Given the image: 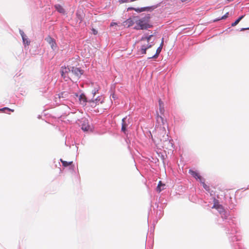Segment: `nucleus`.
Returning <instances> with one entry per match:
<instances>
[{
	"label": "nucleus",
	"mask_w": 249,
	"mask_h": 249,
	"mask_svg": "<svg viewBox=\"0 0 249 249\" xmlns=\"http://www.w3.org/2000/svg\"><path fill=\"white\" fill-rule=\"evenodd\" d=\"M153 140L157 146L162 148H167V145L171 144L164 126L157 127Z\"/></svg>",
	"instance_id": "f257e3e1"
},
{
	"label": "nucleus",
	"mask_w": 249,
	"mask_h": 249,
	"mask_svg": "<svg viewBox=\"0 0 249 249\" xmlns=\"http://www.w3.org/2000/svg\"><path fill=\"white\" fill-rule=\"evenodd\" d=\"M153 35L142 36L140 40L141 43V52L142 54H145L146 50L151 48L153 44L149 42Z\"/></svg>",
	"instance_id": "f03ea898"
},
{
	"label": "nucleus",
	"mask_w": 249,
	"mask_h": 249,
	"mask_svg": "<svg viewBox=\"0 0 249 249\" xmlns=\"http://www.w3.org/2000/svg\"><path fill=\"white\" fill-rule=\"evenodd\" d=\"M137 26L134 28L137 30H143L150 28L151 26L145 22L143 20L140 19L136 22Z\"/></svg>",
	"instance_id": "7ed1b4c3"
},
{
	"label": "nucleus",
	"mask_w": 249,
	"mask_h": 249,
	"mask_svg": "<svg viewBox=\"0 0 249 249\" xmlns=\"http://www.w3.org/2000/svg\"><path fill=\"white\" fill-rule=\"evenodd\" d=\"M131 124V118H127V117L124 118L122 121L121 131L125 133L127 127Z\"/></svg>",
	"instance_id": "20e7f679"
},
{
	"label": "nucleus",
	"mask_w": 249,
	"mask_h": 249,
	"mask_svg": "<svg viewBox=\"0 0 249 249\" xmlns=\"http://www.w3.org/2000/svg\"><path fill=\"white\" fill-rule=\"evenodd\" d=\"M83 74V71L76 67H72L71 69V75L73 78H79Z\"/></svg>",
	"instance_id": "39448f33"
},
{
	"label": "nucleus",
	"mask_w": 249,
	"mask_h": 249,
	"mask_svg": "<svg viewBox=\"0 0 249 249\" xmlns=\"http://www.w3.org/2000/svg\"><path fill=\"white\" fill-rule=\"evenodd\" d=\"M61 75L64 78L68 77L71 79L72 77V75H71V70L67 67H62Z\"/></svg>",
	"instance_id": "423d86ee"
},
{
	"label": "nucleus",
	"mask_w": 249,
	"mask_h": 249,
	"mask_svg": "<svg viewBox=\"0 0 249 249\" xmlns=\"http://www.w3.org/2000/svg\"><path fill=\"white\" fill-rule=\"evenodd\" d=\"M88 103L90 107H94L96 106L99 105L100 104H102L103 103V100H101V98L98 97L95 100L89 101Z\"/></svg>",
	"instance_id": "0eeeda50"
},
{
	"label": "nucleus",
	"mask_w": 249,
	"mask_h": 249,
	"mask_svg": "<svg viewBox=\"0 0 249 249\" xmlns=\"http://www.w3.org/2000/svg\"><path fill=\"white\" fill-rule=\"evenodd\" d=\"M212 208L217 210L220 213H222L224 212V209L223 206L219 204L218 201L215 199L214 200V204Z\"/></svg>",
	"instance_id": "6e6552de"
},
{
	"label": "nucleus",
	"mask_w": 249,
	"mask_h": 249,
	"mask_svg": "<svg viewBox=\"0 0 249 249\" xmlns=\"http://www.w3.org/2000/svg\"><path fill=\"white\" fill-rule=\"evenodd\" d=\"M82 129L84 131L91 130L90 125L89 124L87 120H85L82 124Z\"/></svg>",
	"instance_id": "1a4fd4ad"
},
{
	"label": "nucleus",
	"mask_w": 249,
	"mask_h": 249,
	"mask_svg": "<svg viewBox=\"0 0 249 249\" xmlns=\"http://www.w3.org/2000/svg\"><path fill=\"white\" fill-rule=\"evenodd\" d=\"M70 94V92L67 91H64L63 92H61V93L57 94L58 98L59 99H62L63 100H65L67 99L69 95Z\"/></svg>",
	"instance_id": "9d476101"
},
{
	"label": "nucleus",
	"mask_w": 249,
	"mask_h": 249,
	"mask_svg": "<svg viewBox=\"0 0 249 249\" xmlns=\"http://www.w3.org/2000/svg\"><path fill=\"white\" fill-rule=\"evenodd\" d=\"M46 40L51 45L52 48L54 50L56 46L55 40L50 36L47 37Z\"/></svg>",
	"instance_id": "9b49d317"
},
{
	"label": "nucleus",
	"mask_w": 249,
	"mask_h": 249,
	"mask_svg": "<svg viewBox=\"0 0 249 249\" xmlns=\"http://www.w3.org/2000/svg\"><path fill=\"white\" fill-rule=\"evenodd\" d=\"M189 173L196 179H198L200 181H202V180H203L202 177L196 171L192 170H189Z\"/></svg>",
	"instance_id": "f8f14e48"
},
{
	"label": "nucleus",
	"mask_w": 249,
	"mask_h": 249,
	"mask_svg": "<svg viewBox=\"0 0 249 249\" xmlns=\"http://www.w3.org/2000/svg\"><path fill=\"white\" fill-rule=\"evenodd\" d=\"M79 100L80 104L83 106L85 105L86 103L87 102V98L84 94H82L80 95Z\"/></svg>",
	"instance_id": "ddd939ff"
},
{
	"label": "nucleus",
	"mask_w": 249,
	"mask_h": 249,
	"mask_svg": "<svg viewBox=\"0 0 249 249\" xmlns=\"http://www.w3.org/2000/svg\"><path fill=\"white\" fill-rule=\"evenodd\" d=\"M165 186V184L162 183L161 181H160L157 187V192L160 193L162 190L164 189Z\"/></svg>",
	"instance_id": "4468645a"
},
{
	"label": "nucleus",
	"mask_w": 249,
	"mask_h": 249,
	"mask_svg": "<svg viewBox=\"0 0 249 249\" xmlns=\"http://www.w3.org/2000/svg\"><path fill=\"white\" fill-rule=\"evenodd\" d=\"M54 7L56 9V10L60 13H65V10L61 5L59 4H56L54 6Z\"/></svg>",
	"instance_id": "2eb2a0df"
},
{
	"label": "nucleus",
	"mask_w": 249,
	"mask_h": 249,
	"mask_svg": "<svg viewBox=\"0 0 249 249\" xmlns=\"http://www.w3.org/2000/svg\"><path fill=\"white\" fill-rule=\"evenodd\" d=\"M159 109H160V113L161 114H163L164 112V104H163V103L161 100V99H159Z\"/></svg>",
	"instance_id": "dca6fc26"
},
{
	"label": "nucleus",
	"mask_w": 249,
	"mask_h": 249,
	"mask_svg": "<svg viewBox=\"0 0 249 249\" xmlns=\"http://www.w3.org/2000/svg\"><path fill=\"white\" fill-rule=\"evenodd\" d=\"M130 9H133L135 11H136V12H143V11H145L147 10H149L150 9V7H142V8H129Z\"/></svg>",
	"instance_id": "f3484780"
},
{
	"label": "nucleus",
	"mask_w": 249,
	"mask_h": 249,
	"mask_svg": "<svg viewBox=\"0 0 249 249\" xmlns=\"http://www.w3.org/2000/svg\"><path fill=\"white\" fill-rule=\"evenodd\" d=\"M60 161L62 162V165L64 167H67L68 166L71 165L72 163V161H67L63 160L62 159H60Z\"/></svg>",
	"instance_id": "a211bd4d"
},
{
	"label": "nucleus",
	"mask_w": 249,
	"mask_h": 249,
	"mask_svg": "<svg viewBox=\"0 0 249 249\" xmlns=\"http://www.w3.org/2000/svg\"><path fill=\"white\" fill-rule=\"evenodd\" d=\"M161 51V48L158 47V49H157L156 54L154 55H153L152 57H149V59L153 58H156L158 57V56H159V54L160 53Z\"/></svg>",
	"instance_id": "6ab92c4d"
},
{
	"label": "nucleus",
	"mask_w": 249,
	"mask_h": 249,
	"mask_svg": "<svg viewBox=\"0 0 249 249\" xmlns=\"http://www.w3.org/2000/svg\"><path fill=\"white\" fill-rule=\"evenodd\" d=\"M244 16H245L244 15L240 17L238 19H237L234 22H233L231 24V26H235L236 25H237L239 21L244 17Z\"/></svg>",
	"instance_id": "aec40b11"
},
{
	"label": "nucleus",
	"mask_w": 249,
	"mask_h": 249,
	"mask_svg": "<svg viewBox=\"0 0 249 249\" xmlns=\"http://www.w3.org/2000/svg\"><path fill=\"white\" fill-rule=\"evenodd\" d=\"M125 22H126V25H127L128 26H131L133 24V21L130 19H127L125 21Z\"/></svg>",
	"instance_id": "412c9836"
},
{
	"label": "nucleus",
	"mask_w": 249,
	"mask_h": 249,
	"mask_svg": "<svg viewBox=\"0 0 249 249\" xmlns=\"http://www.w3.org/2000/svg\"><path fill=\"white\" fill-rule=\"evenodd\" d=\"M22 40L24 44H26L28 45L30 44V42L28 40V38L26 37H23L22 38Z\"/></svg>",
	"instance_id": "4be33fe9"
},
{
	"label": "nucleus",
	"mask_w": 249,
	"mask_h": 249,
	"mask_svg": "<svg viewBox=\"0 0 249 249\" xmlns=\"http://www.w3.org/2000/svg\"><path fill=\"white\" fill-rule=\"evenodd\" d=\"M203 179L202 180V181H200L202 185H203V187L207 191H208L209 190V187L208 186H207L205 183L204 181H203Z\"/></svg>",
	"instance_id": "5701e85b"
},
{
	"label": "nucleus",
	"mask_w": 249,
	"mask_h": 249,
	"mask_svg": "<svg viewBox=\"0 0 249 249\" xmlns=\"http://www.w3.org/2000/svg\"><path fill=\"white\" fill-rule=\"evenodd\" d=\"M9 110V111H11L12 112H14V109H10L8 107H4V108H0V111H4V110Z\"/></svg>",
	"instance_id": "b1692460"
},
{
	"label": "nucleus",
	"mask_w": 249,
	"mask_h": 249,
	"mask_svg": "<svg viewBox=\"0 0 249 249\" xmlns=\"http://www.w3.org/2000/svg\"><path fill=\"white\" fill-rule=\"evenodd\" d=\"M129 0H119L120 3H123L124 2H129Z\"/></svg>",
	"instance_id": "393cba45"
},
{
	"label": "nucleus",
	"mask_w": 249,
	"mask_h": 249,
	"mask_svg": "<svg viewBox=\"0 0 249 249\" xmlns=\"http://www.w3.org/2000/svg\"><path fill=\"white\" fill-rule=\"evenodd\" d=\"M160 120L162 121V124L164 125V123L163 122V119L161 117L158 116L157 121H160Z\"/></svg>",
	"instance_id": "a878e982"
},
{
	"label": "nucleus",
	"mask_w": 249,
	"mask_h": 249,
	"mask_svg": "<svg viewBox=\"0 0 249 249\" xmlns=\"http://www.w3.org/2000/svg\"><path fill=\"white\" fill-rule=\"evenodd\" d=\"M20 35L22 36V38H23V37H26V36H25V35L24 34V32L22 31H20Z\"/></svg>",
	"instance_id": "bb28decb"
},
{
	"label": "nucleus",
	"mask_w": 249,
	"mask_h": 249,
	"mask_svg": "<svg viewBox=\"0 0 249 249\" xmlns=\"http://www.w3.org/2000/svg\"><path fill=\"white\" fill-rule=\"evenodd\" d=\"M20 35L22 36V38H23V37H26V36H25V35L24 34V32L22 31H20Z\"/></svg>",
	"instance_id": "cd10ccee"
},
{
	"label": "nucleus",
	"mask_w": 249,
	"mask_h": 249,
	"mask_svg": "<svg viewBox=\"0 0 249 249\" xmlns=\"http://www.w3.org/2000/svg\"><path fill=\"white\" fill-rule=\"evenodd\" d=\"M228 14H229L228 13H227L225 15H224L222 17L221 19H225V18H226L228 17Z\"/></svg>",
	"instance_id": "c85d7f7f"
},
{
	"label": "nucleus",
	"mask_w": 249,
	"mask_h": 249,
	"mask_svg": "<svg viewBox=\"0 0 249 249\" xmlns=\"http://www.w3.org/2000/svg\"><path fill=\"white\" fill-rule=\"evenodd\" d=\"M163 38H162V40H161V42L160 44V46L159 47H160L161 48V49H162V47H163Z\"/></svg>",
	"instance_id": "c756f323"
},
{
	"label": "nucleus",
	"mask_w": 249,
	"mask_h": 249,
	"mask_svg": "<svg viewBox=\"0 0 249 249\" xmlns=\"http://www.w3.org/2000/svg\"><path fill=\"white\" fill-rule=\"evenodd\" d=\"M163 38H162V40H161V42L160 44V46L159 47H160L161 48V49H162V47H163Z\"/></svg>",
	"instance_id": "7c9ffc66"
},
{
	"label": "nucleus",
	"mask_w": 249,
	"mask_h": 249,
	"mask_svg": "<svg viewBox=\"0 0 249 249\" xmlns=\"http://www.w3.org/2000/svg\"><path fill=\"white\" fill-rule=\"evenodd\" d=\"M163 38H162V40H161V42L160 44V46L159 47H160L161 48V49H162V47H163Z\"/></svg>",
	"instance_id": "2f4dec72"
},
{
	"label": "nucleus",
	"mask_w": 249,
	"mask_h": 249,
	"mask_svg": "<svg viewBox=\"0 0 249 249\" xmlns=\"http://www.w3.org/2000/svg\"><path fill=\"white\" fill-rule=\"evenodd\" d=\"M76 15H77V16L78 18L80 19V20L82 21V17L81 16H80V15H79L78 13H77Z\"/></svg>",
	"instance_id": "473e14b6"
},
{
	"label": "nucleus",
	"mask_w": 249,
	"mask_h": 249,
	"mask_svg": "<svg viewBox=\"0 0 249 249\" xmlns=\"http://www.w3.org/2000/svg\"><path fill=\"white\" fill-rule=\"evenodd\" d=\"M92 32L94 35H96L97 34V31L94 29H92Z\"/></svg>",
	"instance_id": "72a5a7b5"
},
{
	"label": "nucleus",
	"mask_w": 249,
	"mask_h": 249,
	"mask_svg": "<svg viewBox=\"0 0 249 249\" xmlns=\"http://www.w3.org/2000/svg\"><path fill=\"white\" fill-rule=\"evenodd\" d=\"M246 29H249V28H243L241 29V31H244L245 30H246Z\"/></svg>",
	"instance_id": "f704fd0d"
},
{
	"label": "nucleus",
	"mask_w": 249,
	"mask_h": 249,
	"mask_svg": "<svg viewBox=\"0 0 249 249\" xmlns=\"http://www.w3.org/2000/svg\"><path fill=\"white\" fill-rule=\"evenodd\" d=\"M73 85H74V86L75 88H78V85H77V84H74Z\"/></svg>",
	"instance_id": "c9c22d12"
},
{
	"label": "nucleus",
	"mask_w": 249,
	"mask_h": 249,
	"mask_svg": "<svg viewBox=\"0 0 249 249\" xmlns=\"http://www.w3.org/2000/svg\"><path fill=\"white\" fill-rule=\"evenodd\" d=\"M135 0H129V2H132V1H135Z\"/></svg>",
	"instance_id": "e433bc0d"
},
{
	"label": "nucleus",
	"mask_w": 249,
	"mask_h": 249,
	"mask_svg": "<svg viewBox=\"0 0 249 249\" xmlns=\"http://www.w3.org/2000/svg\"><path fill=\"white\" fill-rule=\"evenodd\" d=\"M223 196H224V198H226V195L225 194V193H224Z\"/></svg>",
	"instance_id": "4c0bfd02"
},
{
	"label": "nucleus",
	"mask_w": 249,
	"mask_h": 249,
	"mask_svg": "<svg viewBox=\"0 0 249 249\" xmlns=\"http://www.w3.org/2000/svg\"><path fill=\"white\" fill-rule=\"evenodd\" d=\"M75 95H76V96H78V94H75Z\"/></svg>",
	"instance_id": "58836bf2"
}]
</instances>
